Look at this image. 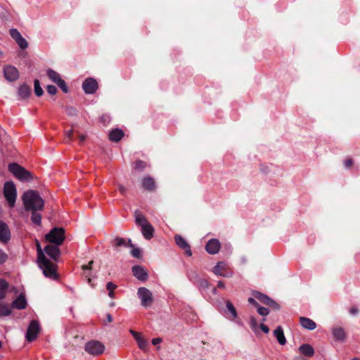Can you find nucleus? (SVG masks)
Instances as JSON below:
<instances>
[{"label": "nucleus", "mask_w": 360, "mask_h": 360, "mask_svg": "<svg viewBox=\"0 0 360 360\" xmlns=\"http://www.w3.org/2000/svg\"><path fill=\"white\" fill-rule=\"evenodd\" d=\"M11 37L15 41L19 47L24 50L28 47V42L15 28L10 30Z\"/></svg>", "instance_id": "10"}, {"label": "nucleus", "mask_w": 360, "mask_h": 360, "mask_svg": "<svg viewBox=\"0 0 360 360\" xmlns=\"http://www.w3.org/2000/svg\"><path fill=\"white\" fill-rule=\"evenodd\" d=\"M353 164V162L351 159H347L345 161V166L347 168L350 167Z\"/></svg>", "instance_id": "50"}, {"label": "nucleus", "mask_w": 360, "mask_h": 360, "mask_svg": "<svg viewBox=\"0 0 360 360\" xmlns=\"http://www.w3.org/2000/svg\"><path fill=\"white\" fill-rule=\"evenodd\" d=\"M92 264H93V261H90L87 265H83V266H82V269H83L84 270H86V269H91V265H92Z\"/></svg>", "instance_id": "53"}, {"label": "nucleus", "mask_w": 360, "mask_h": 360, "mask_svg": "<svg viewBox=\"0 0 360 360\" xmlns=\"http://www.w3.org/2000/svg\"><path fill=\"white\" fill-rule=\"evenodd\" d=\"M300 323L303 328L308 330H312L316 327V324L314 321L306 317H300Z\"/></svg>", "instance_id": "23"}, {"label": "nucleus", "mask_w": 360, "mask_h": 360, "mask_svg": "<svg viewBox=\"0 0 360 360\" xmlns=\"http://www.w3.org/2000/svg\"><path fill=\"white\" fill-rule=\"evenodd\" d=\"M91 278H88V282L90 283L91 282Z\"/></svg>", "instance_id": "61"}, {"label": "nucleus", "mask_w": 360, "mask_h": 360, "mask_svg": "<svg viewBox=\"0 0 360 360\" xmlns=\"http://www.w3.org/2000/svg\"><path fill=\"white\" fill-rule=\"evenodd\" d=\"M31 94V89L29 86L23 84L20 86L18 91V94L21 99L27 98Z\"/></svg>", "instance_id": "28"}, {"label": "nucleus", "mask_w": 360, "mask_h": 360, "mask_svg": "<svg viewBox=\"0 0 360 360\" xmlns=\"http://www.w3.org/2000/svg\"><path fill=\"white\" fill-rule=\"evenodd\" d=\"M146 167V163L143 161L139 160L135 162L134 168L136 169L141 170Z\"/></svg>", "instance_id": "40"}, {"label": "nucleus", "mask_w": 360, "mask_h": 360, "mask_svg": "<svg viewBox=\"0 0 360 360\" xmlns=\"http://www.w3.org/2000/svg\"><path fill=\"white\" fill-rule=\"evenodd\" d=\"M142 186L148 190L153 191L155 188V183L153 178L147 176L142 179Z\"/></svg>", "instance_id": "29"}, {"label": "nucleus", "mask_w": 360, "mask_h": 360, "mask_svg": "<svg viewBox=\"0 0 360 360\" xmlns=\"http://www.w3.org/2000/svg\"><path fill=\"white\" fill-rule=\"evenodd\" d=\"M4 73L6 79L9 82L15 81L19 77V72L16 68L12 65L4 67Z\"/></svg>", "instance_id": "15"}, {"label": "nucleus", "mask_w": 360, "mask_h": 360, "mask_svg": "<svg viewBox=\"0 0 360 360\" xmlns=\"http://www.w3.org/2000/svg\"><path fill=\"white\" fill-rule=\"evenodd\" d=\"M8 170L21 181H28L32 179V174L16 163L10 164L8 165Z\"/></svg>", "instance_id": "3"}, {"label": "nucleus", "mask_w": 360, "mask_h": 360, "mask_svg": "<svg viewBox=\"0 0 360 360\" xmlns=\"http://www.w3.org/2000/svg\"><path fill=\"white\" fill-rule=\"evenodd\" d=\"M11 309L7 304H0V317L10 315Z\"/></svg>", "instance_id": "32"}, {"label": "nucleus", "mask_w": 360, "mask_h": 360, "mask_svg": "<svg viewBox=\"0 0 360 360\" xmlns=\"http://www.w3.org/2000/svg\"><path fill=\"white\" fill-rule=\"evenodd\" d=\"M8 287V283L5 280L0 278V300L5 297Z\"/></svg>", "instance_id": "31"}, {"label": "nucleus", "mask_w": 360, "mask_h": 360, "mask_svg": "<svg viewBox=\"0 0 360 360\" xmlns=\"http://www.w3.org/2000/svg\"><path fill=\"white\" fill-rule=\"evenodd\" d=\"M27 306V301L25 296L20 295L12 303V307L18 309H23Z\"/></svg>", "instance_id": "22"}, {"label": "nucleus", "mask_w": 360, "mask_h": 360, "mask_svg": "<svg viewBox=\"0 0 360 360\" xmlns=\"http://www.w3.org/2000/svg\"><path fill=\"white\" fill-rule=\"evenodd\" d=\"M212 272L215 275L222 277L229 278L232 276V273L228 270L226 264L223 262H218L217 265L213 268Z\"/></svg>", "instance_id": "11"}, {"label": "nucleus", "mask_w": 360, "mask_h": 360, "mask_svg": "<svg viewBox=\"0 0 360 360\" xmlns=\"http://www.w3.org/2000/svg\"><path fill=\"white\" fill-rule=\"evenodd\" d=\"M84 350L91 355L99 356L103 353L105 346L100 341L91 340L85 344Z\"/></svg>", "instance_id": "6"}, {"label": "nucleus", "mask_w": 360, "mask_h": 360, "mask_svg": "<svg viewBox=\"0 0 360 360\" xmlns=\"http://www.w3.org/2000/svg\"><path fill=\"white\" fill-rule=\"evenodd\" d=\"M294 360H307V359L299 356V357L295 358Z\"/></svg>", "instance_id": "59"}, {"label": "nucleus", "mask_w": 360, "mask_h": 360, "mask_svg": "<svg viewBox=\"0 0 360 360\" xmlns=\"http://www.w3.org/2000/svg\"><path fill=\"white\" fill-rule=\"evenodd\" d=\"M34 93L37 96H41L44 91L42 88L40 86L39 81L38 79H35L34 82Z\"/></svg>", "instance_id": "34"}, {"label": "nucleus", "mask_w": 360, "mask_h": 360, "mask_svg": "<svg viewBox=\"0 0 360 360\" xmlns=\"http://www.w3.org/2000/svg\"><path fill=\"white\" fill-rule=\"evenodd\" d=\"M79 142L82 143V142H84L85 141L86 136L85 135H79Z\"/></svg>", "instance_id": "55"}, {"label": "nucleus", "mask_w": 360, "mask_h": 360, "mask_svg": "<svg viewBox=\"0 0 360 360\" xmlns=\"http://www.w3.org/2000/svg\"><path fill=\"white\" fill-rule=\"evenodd\" d=\"M45 238L49 243L60 245L65 240V230L60 227H56L45 236Z\"/></svg>", "instance_id": "4"}, {"label": "nucleus", "mask_w": 360, "mask_h": 360, "mask_svg": "<svg viewBox=\"0 0 360 360\" xmlns=\"http://www.w3.org/2000/svg\"><path fill=\"white\" fill-rule=\"evenodd\" d=\"M299 351L303 355L311 357L314 354V348L309 344H303L299 347Z\"/></svg>", "instance_id": "27"}, {"label": "nucleus", "mask_w": 360, "mask_h": 360, "mask_svg": "<svg viewBox=\"0 0 360 360\" xmlns=\"http://www.w3.org/2000/svg\"><path fill=\"white\" fill-rule=\"evenodd\" d=\"M72 134H73V131L72 129L68 130L65 132V139L67 140V141H72Z\"/></svg>", "instance_id": "45"}, {"label": "nucleus", "mask_w": 360, "mask_h": 360, "mask_svg": "<svg viewBox=\"0 0 360 360\" xmlns=\"http://www.w3.org/2000/svg\"><path fill=\"white\" fill-rule=\"evenodd\" d=\"M260 328L265 333H268L269 332V328H268L267 326H266L264 324H261Z\"/></svg>", "instance_id": "48"}, {"label": "nucleus", "mask_w": 360, "mask_h": 360, "mask_svg": "<svg viewBox=\"0 0 360 360\" xmlns=\"http://www.w3.org/2000/svg\"><path fill=\"white\" fill-rule=\"evenodd\" d=\"M253 295L256 299H257L259 302L262 303L266 304L274 309H278L279 305L273 300H271L270 297L266 296V295H264L259 292H254Z\"/></svg>", "instance_id": "12"}, {"label": "nucleus", "mask_w": 360, "mask_h": 360, "mask_svg": "<svg viewBox=\"0 0 360 360\" xmlns=\"http://www.w3.org/2000/svg\"><path fill=\"white\" fill-rule=\"evenodd\" d=\"M11 233L8 226L0 221V240L7 242L10 239Z\"/></svg>", "instance_id": "19"}, {"label": "nucleus", "mask_w": 360, "mask_h": 360, "mask_svg": "<svg viewBox=\"0 0 360 360\" xmlns=\"http://www.w3.org/2000/svg\"><path fill=\"white\" fill-rule=\"evenodd\" d=\"M138 296L141 300V305L145 307L150 306L153 302L152 292L146 288L138 289Z\"/></svg>", "instance_id": "7"}, {"label": "nucleus", "mask_w": 360, "mask_h": 360, "mask_svg": "<svg viewBox=\"0 0 360 360\" xmlns=\"http://www.w3.org/2000/svg\"><path fill=\"white\" fill-rule=\"evenodd\" d=\"M31 219L34 224L37 225H40L41 221V216L39 213L37 212V211H32Z\"/></svg>", "instance_id": "33"}, {"label": "nucleus", "mask_w": 360, "mask_h": 360, "mask_svg": "<svg viewBox=\"0 0 360 360\" xmlns=\"http://www.w3.org/2000/svg\"><path fill=\"white\" fill-rule=\"evenodd\" d=\"M332 334L333 338L337 341H344L345 340V332L341 327H333L332 328Z\"/></svg>", "instance_id": "21"}, {"label": "nucleus", "mask_w": 360, "mask_h": 360, "mask_svg": "<svg viewBox=\"0 0 360 360\" xmlns=\"http://www.w3.org/2000/svg\"><path fill=\"white\" fill-rule=\"evenodd\" d=\"M7 259V255L0 250V264L4 263Z\"/></svg>", "instance_id": "46"}, {"label": "nucleus", "mask_w": 360, "mask_h": 360, "mask_svg": "<svg viewBox=\"0 0 360 360\" xmlns=\"http://www.w3.org/2000/svg\"><path fill=\"white\" fill-rule=\"evenodd\" d=\"M126 247H131V248H133L134 247V245L132 244L131 243V239H129L127 241V246Z\"/></svg>", "instance_id": "56"}, {"label": "nucleus", "mask_w": 360, "mask_h": 360, "mask_svg": "<svg viewBox=\"0 0 360 360\" xmlns=\"http://www.w3.org/2000/svg\"><path fill=\"white\" fill-rule=\"evenodd\" d=\"M1 346H2V343H1V342H0V347H1Z\"/></svg>", "instance_id": "62"}, {"label": "nucleus", "mask_w": 360, "mask_h": 360, "mask_svg": "<svg viewBox=\"0 0 360 360\" xmlns=\"http://www.w3.org/2000/svg\"><path fill=\"white\" fill-rule=\"evenodd\" d=\"M352 360H360V359H359V358H354Z\"/></svg>", "instance_id": "60"}, {"label": "nucleus", "mask_w": 360, "mask_h": 360, "mask_svg": "<svg viewBox=\"0 0 360 360\" xmlns=\"http://www.w3.org/2000/svg\"><path fill=\"white\" fill-rule=\"evenodd\" d=\"M1 54H2V53L0 51V55H1Z\"/></svg>", "instance_id": "63"}, {"label": "nucleus", "mask_w": 360, "mask_h": 360, "mask_svg": "<svg viewBox=\"0 0 360 360\" xmlns=\"http://www.w3.org/2000/svg\"><path fill=\"white\" fill-rule=\"evenodd\" d=\"M113 245L115 247L127 246V240L122 238L117 237L113 241Z\"/></svg>", "instance_id": "37"}, {"label": "nucleus", "mask_w": 360, "mask_h": 360, "mask_svg": "<svg viewBox=\"0 0 360 360\" xmlns=\"http://www.w3.org/2000/svg\"><path fill=\"white\" fill-rule=\"evenodd\" d=\"M257 311L262 316H267L269 313V311L267 308L262 307H257Z\"/></svg>", "instance_id": "39"}, {"label": "nucleus", "mask_w": 360, "mask_h": 360, "mask_svg": "<svg viewBox=\"0 0 360 360\" xmlns=\"http://www.w3.org/2000/svg\"><path fill=\"white\" fill-rule=\"evenodd\" d=\"M226 307L228 310L231 312L233 317L236 319L238 316V314L236 311V309H235L234 306L230 301L226 302Z\"/></svg>", "instance_id": "36"}, {"label": "nucleus", "mask_w": 360, "mask_h": 360, "mask_svg": "<svg viewBox=\"0 0 360 360\" xmlns=\"http://www.w3.org/2000/svg\"><path fill=\"white\" fill-rule=\"evenodd\" d=\"M4 195L9 206L13 207L15 205L17 197L16 188L13 182L8 181L5 183L4 186Z\"/></svg>", "instance_id": "5"}, {"label": "nucleus", "mask_w": 360, "mask_h": 360, "mask_svg": "<svg viewBox=\"0 0 360 360\" xmlns=\"http://www.w3.org/2000/svg\"><path fill=\"white\" fill-rule=\"evenodd\" d=\"M46 75L53 82L56 83L62 89L63 92H68V87L58 72L52 69H48L46 70Z\"/></svg>", "instance_id": "8"}, {"label": "nucleus", "mask_w": 360, "mask_h": 360, "mask_svg": "<svg viewBox=\"0 0 360 360\" xmlns=\"http://www.w3.org/2000/svg\"><path fill=\"white\" fill-rule=\"evenodd\" d=\"M58 245H48L45 247L44 251L53 259L56 261L60 256V251L58 247Z\"/></svg>", "instance_id": "17"}, {"label": "nucleus", "mask_w": 360, "mask_h": 360, "mask_svg": "<svg viewBox=\"0 0 360 360\" xmlns=\"http://www.w3.org/2000/svg\"><path fill=\"white\" fill-rule=\"evenodd\" d=\"M107 319H108V322H112V317L110 314H108L107 315Z\"/></svg>", "instance_id": "58"}, {"label": "nucleus", "mask_w": 360, "mask_h": 360, "mask_svg": "<svg viewBox=\"0 0 360 360\" xmlns=\"http://www.w3.org/2000/svg\"><path fill=\"white\" fill-rule=\"evenodd\" d=\"M66 112L68 115H70V116H74L76 115V110L74 108H72V107H68L66 108V110H65Z\"/></svg>", "instance_id": "43"}, {"label": "nucleus", "mask_w": 360, "mask_h": 360, "mask_svg": "<svg viewBox=\"0 0 360 360\" xmlns=\"http://www.w3.org/2000/svg\"><path fill=\"white\" fill-rule=\"evenodd\" d=\"M124 136V133L120 129H115L110 132L109 139L112 141L118 142L122 139Z\"/></svg>", "instance_id": "30"}, {"label": "nucleus", "mask_w": 360, "mask_h": 360, "mask_svg": "<svg viewBox=\"0 0 360 360\" xmlns=\"http://www.w3.org/2000/svg\"><path fill=\"white\" fill-rule=\"evenodd\" d=\"M141 232L143 237L146 240H150L153 237L154 229L152 226V225L150 223H148V224L141 227Z\"/></svg>", "instance_id": "25"}, {"label": "nucleus", "mask_w": 360, "mask_h": 360, "mask_svg": "<svg viewBox=\"0 0 360 360\" xmlns=\"http://www.w3.org/2000/svg\"><path fill=\"white\" fill-rule=\"evenodd\" d=\"M358 312L359 309L355 307H352L349 310V314L352 315H356Z\"/></svg>", "instance_id": "49"}, {"label": "nucleus", "mask_w": 360, "mask_h": 360, "mask_svg": "<svg viewBox=\"0 0 360 360\" xmlns=\"http://www.w3.org/2000/svg\"><path fill=\"white\" fill-rule=\"evenodd\" d=\"M39 323L37 321L33 320L30 322L27 333L26 339L28 342H32L35 340L39 333Z\"/></svg>", "instance_id": "9"}, {"label": "nucleus", "mask_w": 360, "mask_h": 360, "mask_svg": "<svg viewBox=\"0 0 360 360\" xmlns=\"http://www.w3.org/2000/svg\"><path fill=\"white\" fill-rule=\"evenodd\" d=\"M250 325L252 330H254L255 332L257 331L258 326L255 318L252 316L250 317Z\"/></svg>", "instance_id": "38"}, {"label": "nucleus", "mask_w": 360, "mask_h": 360, "mask_svg": "<svg viewBox=\"0 0 360 360\" xmlns=\"http://www.w3.org/2000/svg\"><path fill=\"white\" fill-rule=\"evenodd\" d=\"M134 217L136 224L141 226V228L149 223L146 217L139 210L134 212Z\"/></svg>", "instance_id": "24"}, {"label": "nucleus", "mask_w": 360, "mask_h": 360, "mask_svg": "<svg viewBox=\"0 0 360 360\" xmlns=\"http://www.w3.org/2000/svg\"><path fill=\"white\" fill-rule=\"evenodd\" d=\"M106 288L108 290V295L110 297H114V290L117 288V285L112 282H108L106 285Z\"/></svg>", "instance_id": "35"}, {"label": "nucleus", "mask_w": 360, "mask_h": 360, "mask_svg": "<svg viewBox=\"0 0 360 360\" xmlns=\"http://www.w3.org/2000/svg\"><path fill=\"white\" fill-rule=\"evenodd\" d=\"M175 241L176 243L182 249H184L186 251V253L191 256L192 255L191 248L189 245L187 243V242L180 236H175Z\"/></svg>", "instance_id": "20"}, {"label": "nucleus", "mask_w": 360, "mask_h": 360, "mask_svg": "<svg viewBox=\"0 0 360 360\" xmlns=\"http://www.w3.org/2000/svg\"><path fill=\"white\" fill-rule=\"evenodd\" d=\"M217 286H218L219 288H224V287H225V284H224V282H222V281H219V282H218V284H217Z\"/></svg>", "instance_id": "57"}, {"label": "nucleus", "mask_w": 360, "mask_h": 360, "mask_svg": "<svg viewBox=\"0 0 360 360\" xmlns=\"http://www.w3.org/2000/svg\"><path fill=\"white\" fill-rule=\"evenodd\" d=\"M274 335L276 338L280 345H283L286 343L283 330L281 326H278L274 331Z\"/></svg>", "instance_id": "26"}, {"label": "nucleus", "mask_w": 360, "mask_h": 360, "mask_svg": "<svg viewBox=\"0 0 360 360\" xmlns=\"http://www.w3.org/2000/svg\"><path fill=\"white\" fill-rule=\"evenodd\" d=\"M129 332L136 340L139 349L144 352H147L148 350L149 345L148 341L145 339L140 333L133 330H130Z\"/></svg>", "instance_id": "13"}, {"label": "nucleus", "mask_w": 360, "mask_h": 360, "mask_svg": "<svg viewBox=\"0 0 360 360\" xmlns=\"http://www.w3.org/2000/svg\"><path fill=\"white\" fill-rule=\"evenodd\" d=\"M37 251V260L39 267L43 270V273L46 277L53 279L57 278L56 272V265L51 262L44 255V251L41 249L40 243L38 240L36 241Z\"/></svg>", "instance_id": "1"}, {"label": "nucleus", "mask_w": 360, "mask_h": 360, "mask_svg": "<svg viewBox=\"0 0 360 360\" xmlns=\"http://www.w3.org/2000/svg\"><path fill=\"white\" fill-rule=\"evenodd\" d=\"M82 89L86 94H94L98 89V83L94 78H87L82 84Z\"/></svg>", "instance_id": "14"}, {"label": "nucleus", "mask_w": 360, "mask_h": 360, "mask_svg": "<svg viewBox=\"0 0 360 360\" xmlns=\"http://www.w3.org/2000/svg\"><path fill=\"white\" fill-rule=\"evenodd\" d=\"M92 264H93V261H90L87 265H83V266H82V269H83L84 270H86V269H91V265H92Z\"/></svg>", "instance_id": "52"}, {"label": "nucleus", "mask_w": 360, "mask_h": 360, "mask_svg": "<svg viewBox=\"0 0 360 360\" xmlns=\"http://www.w3.org/2000/svg\"><path fill=\"white\" fill-rule=\"evenodd\" d=\"M162 342V339L161 338H156L152 340V344L154 345H157Z\"/></svg>", "instance_id": "47"}, {"label": "nucleus", "mask_w": 360, "mask_h": 360, "mask_svg": "<svg viewBox=\"0 0 360 360\" xmlns=\"http://www.w3.org/2000/svg\"><path fill=\"white\" fill-rule=\"evenodd\" d=\"M205 249L208 253L214 255L220 249V243L217 239H211L206 244Z\"/></svg>", "instance_id": "16"}, {"label": "nucleus", "mask_w": 360, "mask_h": 360, "mask_svg": "<svg viewBox=\"0 0 360 360\" xmlns=\"http://www.w3.org/2000/svg\"><path fill=\"white\" fill-rule=\"evenodd\" d=\"M131 255L135 258H140L141 257V251L139 248H134L131 251Z\"/></svg>", "instance_id": "42"}, {"label": "nucleus", "mask_w": 360, "mask_h": 360, "mask_svg": "<svg viewBox=\"0 0 360 360\" xmlns=\"http://www.w3.org/2000/svg\"><path fill=\"white\" fill-rule=\"evenodd\" d=\"M47 92L51 95H54L57 92V89L53 85H48L46 87Z\"/></svg>", "instance_id": "41"}, {"label": "nucleus", "mask_w": 360, "mask_h": 360, "mask_svg": "<svg viewBox=\"0 0 360 360\" xmlns=\"http://www.w3.org/2000/svg\"><path fill=\"white\" fill-rule=\"evenodd\" d=\"M199 285L201 288H208L209 286V283L207 280L205 279H200L199 281Z\"/></svg>", "instance_id": "44"}, {"label": "nucleus", "mask_w": 360, "mask_h": 360, "mask_svg": "<svg viewBox=\"0 0 360 360\" xmlns=\"http://www.w3.org/2000/svg\"><path fill=\"white\" fill-rule=\"evenodd\" d=\"M248 302H249V303H250V304H253V305H255V307H258V303H257V301H256L254 298H252V297H250V298L248 299Z\"/></svg>", "instance_id": "51"}, {"label": "nucleus", "mask_w": 360, "mask_h": 360, "mask_svg": "<svg viewBox=\"0 0 360 360\" xmlns=\"http://www.w3.org/2000/svg\"><path fill=\"white\" fill-rule=\"evenodd\" d=\"M133 275L140 281H146L148 278L146 271L141 266H134L132 268Z\"/></svg>", "instance_id": "18"}, {"label": "nucleus", "mask_w": 360, "mask_h": 360, "mask_svg": "<svg viewBox=\"0 0 360 360\" xmlns=\"http://www.w3.org/2000/svg\"><path fill=\"white\" fill-rule=\"evenodd\" d=\"M22 199L26 210H41L44 206V200L37 191L33 190L25 192Z\"/></svg>", "instance_id": "2"}, {"label": "nucleus", "mask_w": 360, "mask_h": 360, "mask_svg": "<svg viewBox=\"0 0 360 360\" xmlns=\"http://www.w3.org/2000/svg\"><path fill=\"white\" fill-rule=\"evenodd\" d=\"M119 191L122 194H124L126 191V188L124 186L120 185L119 186Z\"/></svg>", "instance_id": "54"}]
</instances>
